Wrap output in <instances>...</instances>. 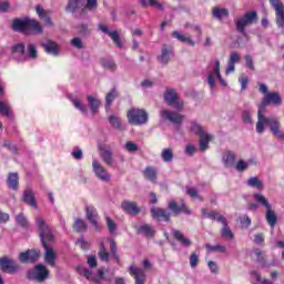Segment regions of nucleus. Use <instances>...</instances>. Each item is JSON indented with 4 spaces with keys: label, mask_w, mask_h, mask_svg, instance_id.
Listing matches in <instances>:
<instances>
[{
    "label": "nucleus",
    "mask_w": 284,
    "mask_h": 284,
    "mask_svg": "<svg viewBox=\"0 0 284 284\" xmlns=\"http://www.w3.org/2000/svg\"><path fill=\"white\" fill-rule=\"evenodd\" d=\"M36 225L40 232V241L42 243V247H44V261L48 265H51V267L57 266V254L52 248H50L49 243H52L54 241V234L52 233V229L48 226L45 223V220H43L42 216L36 217Z\"/></svg>",
    "instance_id": "f257e3e1"
},
{
    "label": "nucleus",
    "mask_w": 284,
    "mask_h": 284,
    "mask_svg": "<svg viewBox=\"0 0 284 284\" xmlns=\"http://www.w3.org/2000/svg\"><path fill=\"white\" fill-rule=\"evenodd\" d=\"M265 126L268 128L274 139L284 143V130L281 129V121L276 118H267L260 112L255 128L257 134H263V132H265Z\"/></svg>",
    "instance_id": "f03ea898"
},
{
    "label": "nucleus",
    "mask_w": 284,
    "mask_h": 284,
    "mask_svg": "<svg viewBox=\"0 0 284 284\" xmlns=\"http://www.w3.org/2000/svg\"><path fill=\"white\" fill-rule=\"evenodd\" d=\"M216 79L223 88H227V81L221 75V61L215 60L206 68V81L212 92L216 89Z\"/></svg>",
    "instance_id": "7ed1b4c3"
},
{
    "label": "nucleus",
    "mask_w": 284,
    "mask_h": 284,
    "mask_svg": "<svg viewBox=\"0 0 284 284\" xmlns=\"http://www.w3.org/2000/svg\"><path fill=\"white\" fill-rule=\"evenodd\" d=\"M256 19H258L256 11H248L245 13V16L235 18L234 23L239 34H242V37L245 39H248L250 36L247 34V31H245V28H247V26H252Z\"/></svg>",
    "instance_id": "20e7f679"
},
{
    "label": "nucleus",
    "mask_w": 284,
    "mask_h": 284,
    "mask_svg": "<svg viewBox=\"0 0 284 284\" xmlns=\"http://www.w3.org/2000/svg\"><path fill=\"white\" fill-rule=\"evenodd\" d=\"M126 116L130 125H145L149 119L148 112L143 109H130Z\"/></svg>",
    "instance_id": "39448f33"
},
{
    "label": "nucleus",
    "mask_w": 284,
    "mask_h": 284,
    "mask_svg": "<svg viewBox=\"0 0 284 284\" xmlns=\"http://www.w3.org/2000/svg\"><path fill=\"white\" fill-rule=\"evenodd\" d=\"M164 101L170 105V108H174V110H178V112H181L183 110L184 102L179 98V93H176V90L172 88H166L164 92Z\"/></svg>",
    "instance_id": "423d86ee"
},
{
    "label": "nucleus",
    "mask_w": 284,
    "mask_h": 284,
    "mask_svg": "<svg viewBox=\"0 0 284 284\" xmlns=\"http://www.w3.org/2000/svg\"><path fill=\"white\" fill-rule=\"evenodd\" d=\"M50 276V271L43 264H38L33 270L27 273V277L30 281H38V283H43Z\"/></svg>",
    "instance_id": "0eeeda50"
},
{
    "label": "nucleus",
    "mask_w": 284,
    "mask_h": 284,
    "mask_svg": "<svg viewBox=\"0 0 284 284\" xmlns=\"http://www.w3.org/2000/svg\"><path fill=\"white\" fill-rule=\"evenodd\" d=\"M267 105H283V98H281V94L278 92H268L262 100V103L258 106L257 110V116L258 114H263V110L267 108Z\"/></svg>",
    "instance_id": "6e6552de"
},
{
    "label": "nucleus",
    "mask_w": 284,
    "mask_h": 284,
    "mask_svg": "<svg viewBox=\"0 0 284 284\" xmlns=\"http://www.w3.org/2000/svg\"><path fill=\"white\" fill-rule=\"evenodd\" d=\"M77 272L81 274V276H84L88 281H92L93 283L101 284V281H103L105 273L103 272V268H100L98 271V275H94L92 273V270L85 267V265H78Z\"/></svg>",
    "instance_id": "1a4fd4ad"
},
{
    "label": "nucleus",
    "mask_w": 284,
    "mask_h": 284,
    "mask_svg": "<svg viewBox=\"0 0 284 284\" xmlns=\"http://www.w3.org/2000/svg\"><path fill=\"white\" fill-rule=\"evenodd\" d=\"M160 116L162 121H169V123H173V125H181V123H183V119H185L183 114L169 109L160 111Z\"/></svg>",
    "instance_id": "9d476101"
},
{
    "label": "nucleus",
    "mask_w": 284,
    "mask_h": 284,
    "mask_svg": "<svg viewBox=\"0 0 284 284\" xmlns=\"http://www.w3.org/2000/svg\"><path fill=\"white\" fill-rule=\"evenodd\" d=\"M11 57L17 63H26L28 57L26 55V44L23 42L16 43L11 47Z\"/></svg>",
    "instance_id": "9b49d317"
},
{
    "label": "nucleus",
    "mask_w": 284,
    "mask_h": 284,
    "mask_svg": "<svg viewBox=\"0 0 284 284\" xmlns=\"http://www.w3.org/2000/svg\"><path fill=\"white\" fill-rule=\"evenodd\" d=\"M92 170L99 181H103L104 183L110 181V173L97 159L92 161Z\"/></svg>",
    "instance_id": "f8f14e48"
},
{
    "label": "nucleus",
    "mask_w": 284,
    "mask_h": 284,
    "mask_svg": "<svg viewBox=\"0 0 284 284\" xmlns=\"http://www.w3.org/2000/svg\"><path fill=\"white\" fill-rule=\"evenodd\" d=\"M85 6V0H68L65 12L69 14H78V19H83V17L80 16L81 10H83Z\"/></svg>",
    "instance_id": "ddd939ff"
},
{
    "label": "nucleus",
    "mask_w": 284,
    "mask_h": 284,
    "mask_svg": "<svg viewBox=\"0 0 284 284\" xmlns=\"http://www.w3.org/2000/svg\"><path fill=\"white\" fill-rule=\"evenodd\" d=\"M254 254L256 256L257 263L261 265V267H264L265 270H268V267H276V265H278V262L276 260L267 262V256H265V254H263V251H261L260 248H255Z\"/></svg>",
    "instance_id": "4468645a"
},
{
    "label": "nucleus",
    "mask_w": 284,
    "mask_h": 284,
    "mask_svg": "<svg viewBox=\"0 0 284 284\" xmlns=\"http://www.w3.org/2000/svg\"><path fill=\"white\" fill-rule=\"evenodd\" d=\"M84 210H85L87 219L91 223V225H93V227H95L97 230H100L99 213L97 212V207H94V205L87 204L84 206Z\"/></svg>",
    "instance_id": "2eb2a0df"
},
{
    "label": "nucleus",
    "mask_w": 284,
    "mask_h": 284,
    "mask_svg": "<svg viewBox=\"0 0 284 284\" xmlns=\"http://www.w3.org/2000/svg\"><path fill=\"white\" fill-rule=\"evenodd\" d=\"M0 270L6 274H14L18 270L17 263L13 260L8 258V256L0 258Z\"/></svg>",
    "instance_id": "dca6fc26"
},
{
    "label": "nucleus",
    "mask_w": 284,
    "mask_h": 284,
    "mask_svg": "<svg viewBox=\"0 0 284 284\" xmlns=\"http://www.w3.org/2000/svg\"><path fill=\"white\" fill-rule=\"evenodd\" d=\"M99 150L103 163L109 168H114V153H112V150L108 146H100Z\"/></svg>",
    "instance_id": "f3484780"
},
{
    "label": "nucleus",
    "mask_w": 284,
    "mask_h": 284,
    "mask_svg": "<svg viewBox=\"0 0 284 284\" xmlns=\"http://www.w3.org/2000/svg\"><path fill=\"white\" fill-rule=\"evenodd\" d=\"M174 57V50L172 47L168 44L162 45L161 54L158 55V61L162 63V65H168L170 63V59Z\"/></svg>",
    "instance_id": "a211bd4d"
},
{
    "label": "nucleus",
    "mask_w": 284,
    "mask_h": 284,
    "mask_svg": "<svg viewBox=\"0 0 284 284\" xmlns=\"http://www.w3.org/2000/svg\"><path fill=\"white\" fill-rule=\"evenodd\" d=\"M20 263H37L39 261V251L27 250L19 255Z\"/></svg>",
    "instance_id": "6ab92c4d"
},
{
    "label": "nucleus",
    "mask_w": 284,
    "mask_h": 284,
    "mask_svg": "<svg viewBox=\"0 0 284 284\" xmlns=\"http://www.w3.org/2000/svg\"><path fill=\"white\" fill-rule=\"evenodd\" d=\"M99 30H101V32H103L104 34H108V37L112 39L113 43L118 45V48H123V42H121V38L119 37V31L116 30L110 31V29L105 24H99Z\"/></svg>",
    "instance_id": "aec40b11"
},
{
    "label": "nucleus",
    "mask_w": 284,
    "mask_h": 284,
    "mask_svg": "<svg viewBox=\"0 0 284 284\" xmlns=\"http://www.w3.org/2000/svg\"><path fill=\"white\" fill-rule=\"evenodd\" d=\"M43 27L37 19L28 18L27 20V34H41Z\"/></svg>",
    "instance_id": "412c9836"
},
{
    "label": "nucleus",
    "mask_w": 284,
    "mask_h": 284,
    "mask_svg": "<svg viewBox=\"0 0 284 284\" xmlns=\"http://www.w3.org/2000/svg\"><path fill=\"white\" fill-rule=\"evenodd\" d=\"M151 215L154 221H164L168 223L170 221L171 213L164 209L153 206L151 207Z\"/></svg>",
    "instance_id": "4be33fe9"
},
{
    "label": "nucleus",
    "mask_w": 284,
    "mask_h": 284,
    "mask_svg": "<svg viewBox=\"0 0 284 284\" xmlns=\"http://www.w3.org/2000/svg\"><path fill=\"white\" fill-rule=\"evenodd\" d=\"M168 209L171 212H173L174 216H179V214H181V212H184V214H186V216H190V214H192V212L190 211V209H187L185 203H182L179 206V204L175 201H170L168 204Z\"/></svg>",
    "instance_id": "5701e85b"
},
{
    "label": "nucleus",
    "mask_w": 284,
    "mask_h": 284,
    "mask_svg": "<svg viewBox=\"0 0 284 284\" xmlns=\"http://www.w3.org/2000/svg\"><path fill=\"white\" fill-rule=\"evenodd\" d=\"M129 272L135 278V284H145V271L136 267L134 264L130 265Z\"/></svg>",
    "instance_id": "b1692460"
},
{
    "label": "nucleus",
    "mask_w": 284,
    "mask_h": 284,
    "mask_svg": "<svg viewBox=\"0 0 284 284\" xmlns=\"http://www.w3.org/2000/svg\"><path fill=\"white\" fill-rule=\"evenodd\" d=\"M41 45L44 49V52L47 54H51L52 57H59L61 49L59 48V44L52 40H47L45 42H41Z\"/></svg>",
    "instance_id": "393cba45"
},
{
    "label": "nucleus",
    "mask_w": 284,
    "mask_h": 284,
    "mask_svg": "<svg viewBox=\"0 0 284 284\" xmlns=\"http://www.w3.org/2000/svg\"><path fill=\"white\" fill-rule=\"evenodd\" d=\"M22 201L30 207H34L37 210L39 204H37V199L34 197V192L32 189H26L22 193Z\"/></svg>",
    "instance_id": "a878e982"
},
{
    "label": "nucleus",
    "mask_w": 284,
    "mask_h": 284,
    "mask_svg": "<svg viewBox=\"0 0 284 284\" xmlns=\"http://www.w3.org/2000/svg\"><path fill=\"white\" fill-rule=\"evenodd\" d=\"M123 212L130 214V216H136L141 212V209L136 206V202L123 201L121 203Z\"/></svg>",
    "instance_id": "bb28decb"
},
{
    "label": "nucleus",
    "mask_w": 284,
    "mask_h": 284,
    "mask_svg": "<svg viewBox=\"0 0 284 284\" xmlns=\"http://www.w3.org/2000/svg\"><path fill=\"white\" fill-rule=\"evenodd\" d=\"M12 30L14 32H21L22 34H27L28 17H26L23 19H14L12 22Z\"/></svg>",
    "instance_id": "cd10ccee"
},
{
    "label": "nucleus",
    "mask_w": 284,
    "mask_h": 284,
    "mask_svg": "<svg viewBox=\"0 0 284 284\" xmlns=\"http://www.w3.org/2000/svg\"><path fill=\"white\" fill-rule=\"evenodd\" d=\"M219 223H222V225H223V227L221 230L222 239H226L227 241H232V239H234V233H232V230L227 225V219L219 217Z\"/></svg>",
    "instance_id": "c85d7f7f"
},
{
    "label": "nucleus",
    "mask_w": 284,
    "mask_h": 284,
    "mask_svg": "<svg viewBox=\"0 0 284 284\" xmlns=\"http://www.w3.org/2000/svg\"><path fill=\"white\" fill-rule=\"evenodd\" d=\"M108 120L113 130H125V125H123V120L121 119V116L111 114L109 115Z\"/></svg>",
    "instance_id": "c756f323"
},
{
    "label": "nucleus",
    "mask_w": 284,
    "mask_h": 284,
    "mask_svg": "<svg viewBox=\"0 0 284 284\" xmlns=\"http://www.w3.org/2000/svg\"><path fill=\"white\" fill-rule=\"evenodd\" d=\"M99 8V1L98 0H87V4L81 9L80 17H85L89 12H94Z\"/></svg>",
    "instance_id": "7c9ffc66"
},
{
    "label": "nucleus",
    "mask_w": 284,
    "mask_h": 284,
    "mask_svg": "<svg viewBox=\"0 0 284 284\" xmlns=\"http://www.w3.org/2000/svg\"><path fill=\"white\" fill-rule=\"evenodd\" d=\"M172 235L174 236L175 240L179 241V243H181V245H183L184 247H190V245H192V241H190V239L185 237V235H183V233L176 229L172 230Z\"/></svg>",
    "instance_id": "2f4dec72"
},
{
    "label": "nucleus",
    "mask_w": 284,
    "mask_h": 284,
    "mask_svg": "<svg viewBox=\"0 0 284 284\" xmlns=\"http://www.w3.org/2000/svg\"><path fill=\"white\" fill-rule=\"evenodd\" d=\"M265 219H266V222L268 223L272 232H274V227H276L278 217L276 216V213L272 210V206L270 209H266Z\"/></svg>",
    "instance_id": "473e14b6"
},
{
    "label": "nucleus",
    "mask_w": 284,
    "mask_h": 284,
    "mask_svg": "<svg viewBox=\"0 0 284 284\" xmlns=\"http://www.w3.org/2000/svg\"><path fill=\"white\" fill-rule=\"evenodd\" d=\"M87 101L89 103V109L91 110L92 114H97L99 112V109L101 108V100L99 98L89 95L87 98Z\"/></svg>",
    "instance_id": "72a5a7b5"
},
{
    "label": "nucleus",
    "mask_w": 284,
    "mask_h": 284,
    "mask_svg": "<svg viewBox=\"0 0 284 284\" xmlns=\"http://www.w3.org/2000/svg\"><path fill=\"white\" fill-rule=\"evenodd\" d=\"M224 166L226 168H234L236 165V154L232 151H227L222 159Z\"/></svg>",
    "instance_id": "f704fd0d"
},
{
    "label": "nucleus",
    "mask_w": 284,
    "mask_h": 284,
    "mask_svg": "<svg viewBox=\"0 0 284 284\" xmlns=\"http://www.w3.org/2000/svg\"><path fill=\"white\" fill-rule=\"evenodd\" d=\"M69 100L71 101L72 105L75 108V110H79L81 114H88V106L79 100V98L74 95H69Z\"/></svg>",
    "instance_id": "c9c22d12"
},
{
    "label": "nucleus",
    "mask_w": 284,
    "mask_h": 284,
    "mask_svg": "<svg viewBox=\"0 0 284 284\" xmlns=\"http://www.w3.org/2000/svg\"><path fill=\"white\" fill-rule=\"evenodd\" d=\"M7 185L10 190H19V173H9Z\"/></svg>",
    "instance_id": "e433bc0d"
},
{
    "label": "nucleus",
    "mask_w": 284,
    "mask_h": 284,
    "mask_svg": "<svg viewBox=\"0 0 284 284\" xmlns=\"http://www.w3.org/2000/svg\"><path fill=\"white\" fill-rule=\"evenodd\" d=\"M0 114L6 116V119H12V105H10L9 102L0 101Z\"/></svg>",
    "instance_id": "4c0bfd02"
},
{
    "label": "nucleus",
    "mask_w": 284,
    "mask_h": 284,
    "mask_svg": "<svg viewBox=\"0 0 284 284\" xmlns=\"http://www.w3.org/2000/svg\"><path fill=\"white\" fill-rule=\"evenodd\" d=\"M213 136L209 133L200 136V152H205L210 149V141H212Z\"/></svg>",
    "instance_id": "58836bf2"
},
{
    "label": "nucleus",
    "mask_w": 284,
    "mask_h": 284,
    "mask_svg": "<svg viewBox=\"0 0 284 284\" xmlns=\"http://www.w3.org/2000/svg\"><path fill=\"white\" fill-rule=\"evenodd\" d=\"M190 130H191V132H193V134H195L199 138L207 134L205 129H203V126L201 124H199V122H196V121L191 122Z\"/></svg>",
    "instance_id": "ea45409f"
},
{
    "label": "nucleus",
    "mask_w": 284,
    "mask_h": 284,
    "mask_svg": "<svg viewBox=\"0 0 284 284\" xmlns=\"http://www.w3.org/2000/svg\"><path fill=\"white\" fill-rule=\"evenodd\" d=\"M172 37L174 39H178V41H181L182 43H187L192 48H194V45H196L194 40H192L191 38H187V37L183 36V34H181L179 31H173L172 32Z\"/></svg>",
    "instance_id": "a19ab883"
},
{
    "label": "nucleus",
    "mask_w": 284,
    "mask_h": 284,
    "mask_svg": "<svg viewBox=\"0 0 284 284\" xmlns=\"http://www.w3.org/2000/svg\"><path fill=\"white\" fill-rule=\"evenodd\" d=\"M16 223L22 227V230H29L30 222L28 221V217L23 213H19L16 215Z\"/></svg>",
    "instance_id": "79ce46f5"
},
{
    "label": "nucleus",
    "mask_w": 284,
    "mask_h": 284,
    "mask_svg": "<svg viewBox=\"0 0 284 284\" xmlns=\"http://www.w3.org/2000/svg\"><path fill=\"white\" fill-rule=\"evenodd\" d=\"M138 234H142L143 236H146V239H150L154 236V231L150 224H143L138 229Z\"/></svg>",
    "instance_id": "37998d69"
},
{
    "label": "nucleus",
    "mask_w": 284,
    "mask_h": 284,
    "mask_svg": "<svg viewBox=\"0 0 284 284\" xmlns=\"http://www.w3.org/2000/svg\"><path fill=\"white\" fill-rule=\"evenodd\" d=\"M253 199L254 201H256V203H258V205H262V207H265L266 210H270L272 207L270 201H267L261 193L253 194Z\"/></svg>",
    "instance_id": "c03bdc74"
},
{
    "label": "nucleus",
    "mask_w": 284,
    "mask_h": 284,
    "mask_svg": "<svg viewBox=\"0 0 284 284\" xmlns=\"http://www.w3.org/2000/svg\"><path fill=\"white\" fill-rule=\"evenodd\" d=\"M202 216L203 219H210L211 221H217L219 219L224 217L223 215L219 214L215 211H207V209H202Z\"/></svg>",
    "instance_id": "a18cd8bd"
},
{
    "label": "nucleus",
    "mask_w": 284,
    "mask_h": 284,
    "mask_svg": "<svg viewBox=\"0 0 284 284\" xmlns=\"http://www.w3.org/2000/svg\"><path fill=\"white\" fill-rule=\"evenodd\" d=\"M143 174L148 181H151V183H156V169L146 166Z\"/></svg>",
    "instance_id": "49530a36"
},
{
    "label": "nucleus",
    "mask_w": 284,
    "mask_h": 284,
    "mask_svg": "<svg viewBox=\"0 0 284 284\" xmlns=\"http://www.w3.org/2000/svg\"><path fill=\"white\" fill-rule=\"evenodd\" d=\"M246 185L248 187H255L256 190H263L265 186L263 185V181H261L258 178L253 176L247 180Z\"/></svg>",
    "instance_id": "de8ad7c7"
},
{
    "label": "nucleus",
    "mask_w": 284,
    "mask_h": 284,
    "mask_svg": "<svg viewBox=\"0 0 284 284\" xmlns=\"http://www.w3.org/2000/svg\"><path fill=\"white\" fill-rule=\"evenodd\" d=\"M116 99V89H112L105 97V110H110L112 103Z\"/></svg>",
    "instance_id": "09e8293b"
},
{
    "label": "nucleus",
    "mask_w": 284,
    "mask_h": 284,
    "mask_svg": "<svg viewBox=\"0 0 284 284\" xmlns=\"http://www.w3.org/2000/svg\"><path fill=\"white\" fill-rule=\"evenodd\" d=\"M102 67L104 70H109V72H116V62L112 59L102 60Z\"/></svg>",
    "instance_id": "8fccbe9b"
},
{
    "label": "nucleus",
    "mask_w": 284,
    "mask_h": 284,
    "mask_svg": "<svg viewBox=\"0 0 284 284\" xmlns=\"http://www.w3.org/2000/svg\"><path fill=\"white\" fill-rule=\"evenodd\" d=\"M161 158L164 163H172V161H174V153L172 152V149H164L161 153Z\"/></svg>",
    "instance_id": "3c124183"
},
{
    "label": "nucleus",
    "mask_w": 284,
    "mask_h": 284,
    "mask_svg": "<svg viewBox=\"0 0 284 284\" xmlns=\"http://www.w3.org/2000/svg\"><path fill=\"white\" fill-rule=\"evenodd\" d=\"M205 247L207 252H220V254H225L227 252V247L221 244H216V245L205 244Z\"/></svg>",
    "instance_id": "603ef678"
},
{
    "label": "nucleus",
    "mask_w": 284,
    "mask_h": 284,
    "mask_svg": "<svg viewBox=\"0 0 284 284\" xmlns=\"http://www.w3.org/2000/svg\"><path fill=\"white\" fill-rule=\"evenodd\" d=\"M230 11H227V9H221V8H214L213 9V17L214 19H217L219 21H221V19H223V17H229Z\"/></svg>",
    "instance_id": "864d4df0"
},
{
    "label": "nucleus",
    "mask_w": 284,
    "mask_h": 284,
    "mask_svg": "<svg viewBox=\"0 0 284 284\" xmlns=\"http://www.w3.org/2000/svg\"><path fill=\"white\" fill-rule=\"evenodd\" d=\"M27 54L29 59L34 60L37 57H39V52L37 51V45L30 43L27 47Z\"/></svg>",
    "instance_id": "5fc2aeb1"
},
{
    "label": "nucleus",
    "mask_w": 284,
    "mask_h": 284,
    "mask_svg": "<svg viewBox=\"0 0 284 284\" xmlns=\"http://www.w3.org/2000/svg\"><path fill=\"white\" fill-rule=\"evenodd\" d=\"M73 230H75V232H85V230H88V225H85L83 220L77 219L73 225Z\"/></svg>",
    "instance_id": "6e6d98bb"
},
{
    "label": "nucleus",
    "mask_w": 284,
    "mask_h": 284,
    "mask_svg": "<svg viewBox=\"0 0 284 284\" xmlns=\"http://www.w3.org/2000/svg\"><path fill=\"white\" fill-rule=\"evenodd\" d=\"M99 256H100L101 261H105L106 263H108V261H110V253H108L105 251V243H103V242L100 244Z\"/></svg>",
    "instance_id": "4d7b16f0"
},
{
    "label": "nucleus",
    "mask_w": 284,
    "mask_h": 284,
    "mask_svg": "<svg viewBox=\"0 0 284 284\" xmlns=\"http://www.w3.org/2000/svg\"><path fill=\"white\" fill-rule=\"evenodd\" d=\"M71 156L74 159V161H81L83 159V150L79 146H74Z\"/></svg>",
    "instance_id": "13d9d810"
},
{
    "label": "nucleus",
    "mask_w": 284,
    "mask_h": 284,
    "mask_svg": "<svg viewBox=\"0 0 284 284\" xmlns=\"http://www.w3.org/2000/svg\"><path fill=\"white\" fill-rule=\"evenodd\" d=\"M105 221H106V227L110 234H114L116 232V223L113 222V220L110 219V216H105Z\"/></svg>",
    "instance_id": "bf43d9fd"
},
{
    "label": "nucleus",
    "mask_w": 284,
    "mask_h": 284,
    "mask_svg": "<svg viewBox=\"0 0 284 284\" xmlns=\"http://www.w3.org/2000/svg\"><path fill=\"white\" fill-rule=\"evenodd\" d=\"M275 17L278 28H284V9L281 11H275Z\"/></svg>",
    "instance_id": "052dcab7"
},
{
    "label": "nucleus",
    "mask_w": 284,
    "mask_h": 284,
    "mask_svg": "<svg viewBox=\"0 0 284 284\" xmlns=\"http://www.w3.org/2000/svg\"><path fill=\"white\" fill-rule=\"evenodd\" d=\"M186 194H189V196L191 199H199V201H203V197H201V195H199V191H196L195 187H187Z\"/></svg>",
    "instance_id": "680f3d73"
},
{
    "label": "nucleus",
    "mask_w": 284,
    "mask_h": 284,
    "mask_svg": "<svg viewBox=\"0 0 284 284\" xmlns=\"http://www.w3.org/2000/svg\"><path fill=\"white\" fill-rule=\"evenodd\" d=\"M270 4L275 10V12L284 10L283 1L281 0H270Z\"/></svg>",
    "instance_id": "e2e57ef3"
},
{
    "label": "nucleus",
    "mask_w": 284,
    "mask_h": 284,
    "mask_svg": "<svg viewBox=\"0 0 284 284\" xmlns=\"http://www.w3.org/2000/svg\"><path fill=\"white\" fill-rule=\"evenodd\" d=\"M250 168V163L243 161V160H240L236 164H235V170L237 172H245V170Z\"/></svg>",
    "instance_id": "0e129e2a"
},
{
    "label": "nucleus",
    "mask_w": 284,
    "mask_h": 284,
    "mask_svg": "<svg viewBox=\"0 0 284 284\" xmlns=\"http://www.w3.org/2000/svg\"><path fill=\"white\" fill-rule=\"evenodd\" d=\"M189 263H190V266L192 267V270H194V267H196V265H199V254L191 253V255L189 257Z\"/></svg>",
    "instance_id": "69168bd1"
},
{
    "label": "nucleus",
    "mask_w": 284,
    "mask_h": 284,
    "mask_svg": "<svg viewBox=\"0 0 284 284\" xmlns=\"http://www.w3.org/2000/svg\"><path fill=\"white\" fill-rule=\"evenodd\" d=\"M239 61H241V54H239V52H236V51H232L230 53L229 63H233L236 65V63H239Z\"/></svg>",
    "instance_id": "338daca9"
},
{
    "label": "nucleus",
    "mask_w": 284,
    "mask_h": 284,
    "mask_svg": "<svg viewBox=\"0 0 284 284\" xmlns=\"http://www.w3.org/2000/svg\"><path fill=\"white\" fill-rule=\"evenodd\" d=\"M243 123H252V112L250 110H245L242 112Z\"/></svg>",
    "instance_id": "774afa93"
}]
</instances>
